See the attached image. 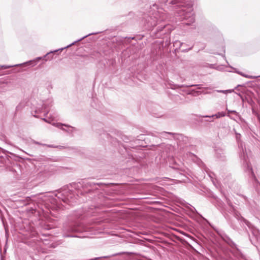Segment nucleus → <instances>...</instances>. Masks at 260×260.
I'll list each match as a JSON object with an SVG mask.
<instances>
[{"label": "nucleus", "mask_w": 260, "mask_h": 260, "mask_svg": "<svg viewBox=\"0 0 260 260\" xmlns=\"http://www.w3.org/2000/svg\"><path fill=\"white\" fill-rule=\"evenodd\" d=\"M18 108H19V106H17V107H16V110H18Z\"/></svg>", "instance_id": "c756f323"}, {"label": "nucleus", "mask_w": 260, "mask_h": 260, "mask_svg": "<svg viewBox=\"0 0 260 260\" xmlns=\"http://www.w3.org/2000/svg\"><path fill=\"white\" fill-rule=\"evenodd\" d=\"M144 19V24L146 29H150L156 25L157 22L155 17L146 16Z\"/></svg>", "instance_id": "423d86ee"}, {"label": "nucleus", "mask_w": 260, "mask_h": 260, "mask_svg": "<svg viewBox=\"0 0 260 260\" xmlns=\"http://www.w3.org/2000/svg\"><path fill=\"white\" fill-rule=\"evenodd\" d=\"M49 111V104L45 102L42 105H39L37 107L36 109L34 111L35 115H34V116L37 118H39L38 114L41 113H44V116H47Z\"/></svg>", "instance_id": "39448f33"}, {"label": "nucleus", "mask_w": 260, "mask_h": 260, "mask_svg": "<svg viewBox=\"0 0 260 260\" xmlns=\"http://www.w3.org/2000/svg\"><path fill=\"white\" fill-rule=\"evenodd\" d=\"M169 4H171V9L174 10L180 17V19L186 21L184 22V24L189 25L194 22L191 0H171Z\"/></svg>", "instance_id": "f257e3e1"}, {"label": "nucleus", "mask_w": 260, "mask_h": 260, "mask_svg": "<svg viewBox=\"0 0 260 260\" xmlns=\"http://www.w3.org/2000/svg\"><path fill=\"white\" fill-rule=\"evenodd\" d=\"M237 73H238V74H240V75H242V76H244V77H248V76H246V75H245L243 74H242V73H241V72H237Z\"/></svg>", "instance_id": "bb28decb"}, {"label": "nucleus", "mask_w": 260, "mask_h": 260, "mask_svg": "<svg viewBox=\"0 0 260 260\" xmlns=\"http://www.w3.org/2000/svg\"><path fill=\"white\" fill-rule=\"evenodd\" d=\"M235 134H236V138L237 140V141L240 140V138H241V135L237 133H236Z\"/></svg>", "instance_id": "b1692460"}, {"label": "nucleus", "mask_w": 260, "mask_h": 260, "mask_svg": "<svg viewBox=\"0 0 260 260\" xmlns=\"http://www.w3.org/2000/svg\"><path fill=\"white\" fill-rule=\"evenodd\" d=\"M56 197L64 203L71 206H73L74 203L77 202V196L75 195L72 191L66 189L63 190L62 192H60L58 194H56Z\"/></svg>", "instance_id": "7ed1b4c3"}, {"label": "nucleus", "mask_w": 260, "mask_h": 260, "mask_svg": "<svg viewBox=\"0 0 260 260\" xmlns=\"http://www.w3.org/2000/svg\"><path fill=\"white\" fill-rule=\"evenodd\" d=\"M129 157L128 158L127 162L132 161L133 162L137 161L138 160L134 157L133 155H129Z\"/></svg>", "instance_id": "4468645a"}, {"label": "nucleus", "mask_w": 260, "mask_h": 260, "mask_svg": "<svg viewBox=\"0 0 260 260\" xmlns=\"http://www.w3.org/2000/svg\"><path fill=\"white\" fill-rule=\"evenodd\" d=\"M259 77H260V76H259Z\"/></svg>", "instance_id": "473e14b6"}, {"label": "nucleus", "mask_w": 260, "mask_h": 260, "mask_svg": "<svg viewBox=\"0 0 260 260\" xmlns=\"http://www.w3.org/2000/svg\"><path fill=\"white\" fill-rule=\"evenodd\" d=\"M226 110H227L229 114V113H234V114H235L236 115L238 114V113L236 111H235V110H228L227 108H226Z\"/></svg>", "instance_id": "412c9836"}, {"label": "nucleus", "mask_w": 260, "mask_h": 260, "mask_svg": "<svg viewBox=\"0 0 260 260\" xmlns=\"http://www.w3.org/2000/svg\"><path fill=\"white\" fill-rule=\"evenodd\" d=\"M63 48H61V49H58V50H54V51H51L50 52H48L46 55H45L44 56H42V57H40V58H41V59H43V60H45L46 61H47L48 60H51L52 59V57H49V55L51 54H52L53 53H55V52H57V51H62L63 50Z\"/></svg>", "instance_id": "9d476101"}, {"label": "nucleus", "mask_w": 260, "mask_h": 260, "mask_svg": "<svg viewBox=\"0 0 260 260\" xmlns=\"http://www.w3.org/2000/svg\"><path fill=\"white\" fill-rule=\"evenodd\" d=\"M191 48H192V47H191L190 48H189V49H188V50H191Z\"/></svg>", "instance_id": "2f4dec72"}, {"label": "nucleus", "mask_w": 260, "mask_h": 260, "mask_svg": "<svg viewBox=\"0 0 260 260\" xmlns=\"http://www.w3.org/2000/svg\"><path fill=\"white\" fill-rule=\"evenodd\" d=\"M174 44L178 45L179 47L180 48L182 45L183 43L180 42V41H177L175 42Z\"/></svg>", "instance_id": "5701e85b"}, {"label": "nucleus", "mask_w": 260, "mask_h": 260, "mask_svg": "<svg viewBox=\"0 0 260 260\" xmlns=\"http://www.w3.org/2000/svg\"><path fill=\"white\" fill-rule=\"evenodd\" d=\"M165 27V26H163V27H158V28H157L158 29V31H161L162 28H164Z\"/></svg>", "instance_id": "a878e982"}, {"label": "nucleus", "mask_w": 260, "mask_h": 260, "mask_svg": "<svg viewBox=\"0 0 260 260\" xmlns=\"http://www.w3.org/2000/svg\"><path fill=\"white\" fill-rule=\"evenodd\" d=\"M222 239L229 246L235 249V251L233 252V254L236 256L243 257L240 250L237 248L236 244L232 240V239L229 237L225 234H222L220 235Z\"/></svg>", "instance_id": "20e7f679"}, {"label": "nucleus", "mask_w": 260, "mask_h": 260, "mask_svg": "<svg viewBox=\"0 0 260 260\" xmlns=\"http://www.w3.org/2000/svg\"><path fill=\"white\" fill-rule=\"evenodd\" d=\"M162 136H165V135L168 134L172 136H173L174 135V133H171V132H162L160 133Z\"/></svg>", "instance_id": "dca6fc26"}, {"label": "nucleus", "mask_w": 260, "mask_h": 260, "mask_svg": "<svg viewBox=\"0 0 260 260\" xmlns=\"http://www.w3.org/2000/svg\"><path fill=\"white\" fill-rule=\"evenodd\" d=\"M42 119L46 122H48V120L45 118H42Z\"/></svg>", "instance_id": "cd10ccee"}, {"label": "nucleus", "mask_w": 260, "mask_h": 260, "mask_svg": "<svg viewBox=\"0 0 260 260\" xmlns=\"http://www.w3.org/2000/svg\"><path fill=\"white\" fill-rule=\"evenodd\" d=\"M225 116V112H218L216 114H215L214 115H212L211 116H203V117H210V118L211 117H215L217 118H220V117H224Z\"/></svg>", "instance_id": "f8f14e48"}, {"label": "nucleus", "mask_w": 260, "mask_h": 260, "mask_svg": "<svg viewBox=\"0 0 260 260\" xmlns=\"http://www.w3.org/2000/svg\"><path fill=\"white\" fill-rule=\"evenodd\" d=\"M84 231L82 227L77 222H70L63 224L62 227V236L63 237L82 238L84 236L73 235V233H81Z\"/></svg>", "instance_id": "f03ea898"}, {"label": "nucleus", "mask_w": 260, "mask_h": 260, "mask_svg": "<svg viewBox=\"0 0 260 260\" xmlns=\"http://www.w3.org/2000/svg\"><path fill=\"white\" fill-rule=\"evenodd\" d=\"M47 146L50 148H58V147L63 148V146H54L53 145H47Z\"/></svg>", "instance_id": "4be33fe9"}, {"label": "nucleus", "mask_w": 260, "mask_h": 260, "mask_svg": "<svg viewBox=\"0 0 260 260\" xmlns=\"http://www.w3.org/2000/svg\"><path fill=\"white\" fill-rule=\"evenodd\" d=\"M248 169L249 170V172L250 173V174H251V175L254 178H255V176L254 174V173L252 170V168L251 167H249V166H248Z\"/></svg>", "instance_id": "a211bd4d"}, {"label": "nucleus", "mask_w": 260, "mask_h": 260, "mask_svg": "<svg viewBox=\"0 0 260 260\" xmlns=\"http://www.w3.org/2000/svg\"><path fill=\"white\" fill-rule=\"evenodd\" d=\"M31 142L33 143V144H37V145H43V146H45L46 145L45 144H43L42 143H41L40 142H38L37 141H36L35 140H32L31 141Z\"/></svg>", "instance_id": "6ab92c4d"}, {"label": "nucleus", "mask_w": 260, "mask_h": 260, "mask_svg": "<svg viewBox=\"0 0 260 260\" xmlns=\"http://www.w3.org/2000/svg\"><path fill=\"white\" fill-rule=\"evenodd\" d=\"M104 136L106 137L108 140L111 142L112 137L109 134H104Z\"/></svg>", "instance_id": "f3484780"}, {"label": "nucleus", "mask_w": 260, "mask_h": 260, "mask_svg": "<svg viewBox=\"0 0 260 260\" xmlns=\"http://www.w3.org/2000/svg\"><path fill=\"white\" fill-rule=\"evenodd\" d=\"M12 66H0V68L1 69H8V68H10V67H11Z\"/></svg>", "instance_id": "393cba45"}, {"label": "nucleus", "mask_w": 260, "mask_h": 260, "mask_svg": "<svg viewBox=\"0 0 260 260\" xmlns=\"http://www.w3.org/2000/svg\"><path fill=\"white\" fill-rule=\"evenodd\" d=\"M233 214L237 220L245 223L248 228L251 230L252 232H253L254 229V226L249 221L242 217L239 212L234 209Z\"/></svg>", "instance_id": "0eeeda50"}, {"label": "nucleus", "mask_w": 260, "mask_h": 260, "mask_svg": "<svg viewBox=\"0 0 260 260\" xmlns=\"http://www.w3.org/2000/svg\"><path fill=\"white\" fill-rule=\"evenodd\" d=\"M100 32H93V33H90V34H89L84 37H83L82 38H81V39L75 41L74 42L70 44V45H68L67 46L65 47L64 48H69L70 47L72 46V45H74L77 42H78L81 40H82L83 39L86 38V37L89 36H91V35H96V34H99Z\"/></svg>", "instance_id": "9b49d317"}, {"label": "nucleus", "mask_w": 260, "mask_h": 260, "mask_svg": "<svg viewBox=\"0 0 260 260\" xmlns=\"http://www.w3.org/2000/svg\"><path fill=\"white\" fill-rule=\"evenodd\" d=\"M38 160L47 161L50 160L49 158H48L45 156H41L38 158Z\"/></svg>", "instance_id": "ddd939ff"}, {"label": "nucleus", "mask_w": 260, "mask_h": 260, "mask_svg": "<svg viewBox=\"0 0 260 260\" xmlns=\"http://www.w3.org/2000/svg\"><path fill=\"white\" fill-rule=\"evenodd\" d=\"M56 126L69 133H71L77 130V129L74 127H72L69 125L64 124L61 123H57Z\"/></svg>", "instance_id": "6e6552de"}, {"label": "nucleus", "mask_w": 260, "mask_h": 260, "mask_svg": "<svg viewBox=\"0 0 260 260\" xmlns=\"http://www.w3.org/2000/svg\"><path fill=\"white\" fill-rule=\"evenodd\" d=\"M216 91L217 92H221V93H225V94H227L228 93H231L232 92V90H217Z\"/></svg>", "instance_id": "2eb2a0df"}, {"label": "nucleus", "mask_w": 260, "mask_h": 260, "mask_svg": "<svg viewBox=\"0 0 260 260\" xmlns=\"http://www.w3.org/2000/svg\"><path fill=\"white\" fill-rule=\"evenodd\" d=\"M53 53H53L52 54H51L49 55V57H50H50H52V58L53 57Z\"/></svg>", "instance_id": "c85d7f7f"}, {"label": "nucleus", "mask_w": 260, "mask_h": 260, "mask_svg": "<svg viewBox=\"0 0 260 260\" xmlns=\"http://www.w3.org/2000/svg\"><path fill=\"white\" fill-rule=\"evenodd\" d=\"M41 60V58L40 57H37L35 59L33 60H31L28 61H26V62H24L23 63L20 64V65L22 66H30L31 67H34L36 66L37 63V62Z\"/></svg>", "instance_id": "1a4fd4ad"}, {"label": "nucleus", "mask_w": 260, "mask_h": 260, "mask_svg": "<svg viewBox=\"0 0 260 260\" xmlns=\"http://www.w3.org/2000/svg\"><path fill=\"white\" fill-rule=\"evenodd\" d=\"M107 256H101V257H95V258H91L89 260H98V259H101L102 258H107Z\"/></svg>", "instance_id": "aec40b11"}, {"label": "nucleus", "mask_w": 260, "mask_h": 260, "mask_svg": "<svg viewBox=\"0 0 260 260\" xmlns=\"http://www.w3.org/2000/svg\"><path fill=\"white\" fill-rule=\"evenodd\" d=\"M114 236H117V234H114Z\"/></svg>", "instance_id": "7c9ffc66"}]
</instances>
